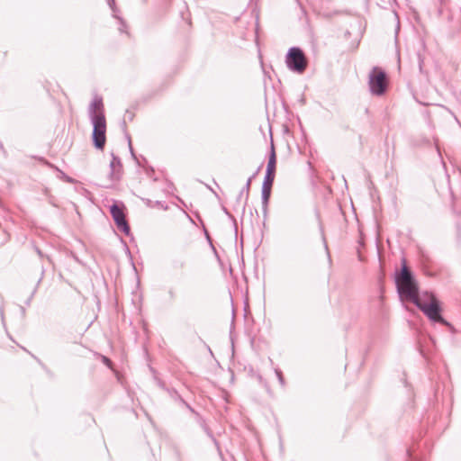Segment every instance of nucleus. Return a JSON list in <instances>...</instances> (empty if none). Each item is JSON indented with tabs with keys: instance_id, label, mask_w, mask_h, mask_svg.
<instances>
[{
	"instance_id": "f257e3e1",
	"label": "nucleus",
	"mask_w": 461,
	"mask_h": 461,
	"mask_svg": "<svg viewBox=\"0 0 461 461\" xmlns=\"http://www.w3.org/2000/svg\"><path fill=\"white\" fill-rule=\"evenodd\" d=\"M91 109L94 143L97 149H103L106 142V120L104 114L103 103L95 100L92 104Z\"/></svg>"
},
{
	"instance_id": "f03ea898",
	"label": "nucleus",
	"mask_w": 461,
	"mask_h": 461,
	"mask_svg": "<svg viewBox=\"0 0 461 461\" xmlns=\"http://www.w3.org/2000/svg\"><path fill=\"white\" fill-rule=\"evenodd\" d=\"M413 303H415L431 321L449 325L441 316L442 307L439 301L433 294L425 292L421 294Z\"/></svg>"
},
{
	"instance_id": "7ed1b4c3",
	"label": "nucleus",
	"mask_w": 461,
	"mask_h": 461,
	"mask_svg": "<svg viewBox=\"0 0 461 461\" xmlns=\"http://www.w3.org/2000/svg\"><path fill=\"white\" fill-rule=\"evenodd\" d=\"M398 291L406 300L414 303L420 296L418 286L406 265L396 278Z\"/></svg>"
},
{
	"instance_id": "20e7f679",
	"label": "nucleus",
	"mask_w": 461,
	"mask_h": 461,
	"mask_svg": "<svg viewBox=\"0 0 461 461\" xmlns=\"http://www.w3.org/2000/svg\"><path fill=\"white\" fill-rule=\"evenodd\" d=\"M368 79L370 91L373 95H383L387 91L389 78L382 68H373L369 73Z\"/></svg>"
},
{
	"instance_id": "39448f33",
	"label": "nucleus",
	"mask_w": 461,
	"mask_h": 461,
	"mask_svg": "<svg viewBox=\"0 0 461 461\" xmlns=\"http://www.w3.org/2000/svg\"><path fill=\"white\" fill-rule=\"evenodd\" d=\"M287 67L297 73H303L308 66V60L299 48H291L286 55L285 59Z\"/></svg>"
},
{
	"instance_id": "423d86ee",
	"label": "nucleus",
	"mask_w": 461,
	"mask_h": 461,
	"mask_svg": "<svg viewBox=\"0 0 461 461\" xmlns=\"http://www.w3.org/2000/svg\"><path fill=\"white\" fill-rule=\"evenodd\" d=\"M125 206L123 203H114L110 209L112 217L119 229L125 234L130 233V226L125 219Z\"/></svg>"
},
{
	"instance_id": "0eeeda50",
	"label": "nucleus",
	"mask_w": 461,
	"mask_h": 461,
	"mask_svg": "<svg viewBox=\"0 0 461 461\" xmlns=\"http://www.w3.org/2000/svg\"><path fill=\"white\" fill-rule=\"evenodd\" d=\"M276 152H275V149H272V152H271L268 163H267V172H270V174L272 172L276 173Z\"/></svg>"
},
{
	"instance_id": "6e6552de",
	"label": "nucleus",
	"mask_w": 461,
	"mask_h": 461,
	"mask_svg": "<svg viewBox=\"0 0 461 461\" xmlns=\"http://www.w3.org/2000/svg\"><path fill=\"white\" fill-rule=\"evenodd\" d=\"M274 178H275V173L274 172H272L271 174H270V172H267V176H266L265 181L263 183V185L272 187V185H273V182H274Z\"/></svg>"
},
{
	"instance_id": "1a4fd4ad",
	"label": "nucleus",
	"mask_w": 461,
	"mask_h": 461,
	"mask_svg": "<svg viewBox=\"0 0 461 461\" xmlns=\"http://www.w3.org/2000/svg\"><path fill=\"white\" fill-rule=\"evenodd\" d=\"M271 188L270 186H266V185H263L262 187V194H263V197H264V200L267 202L270 196V193H271Z\"/></svg>"
},
{
	"instance_id": "9d476101",
	"label": "nucleus",
	"mask_w": 461,
	"mask_h": 461,
	"mask_svg": "<svg viewBox=\"0 0 461 461\" xmlns=\"http://www.w3.org/2000/svg\"><path fill=\"white\" fill-rule=\"evenodd\" d=\"M103 360H104V362L107 366H111V361H110V359H109V358H107V357H103Z\"/></svg>"
}]
</instances>
